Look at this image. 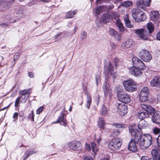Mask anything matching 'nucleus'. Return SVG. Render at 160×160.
Returning <instances> with one entry per match:
<instances>
[{
    "instance_id": "f257e3e1",
    "label": "nucleus",
    "mask_w": 160,
    "mask_h": 160,
    "mask_svg": "<svg viewBox=\"0 0 160 160\" xmlns=\"http://www.w3.org/2000/svg\"><path fill=\"white\" fill-rule=\"evenodd\" d=\"M137 138H135L136 142H138L140 148L144 149L148 148L152 143L153 140L151 136L149 134H141L139 131H135Z\"/></svg>"
},
{
    "instance_id": "f03ea898",
    "label": "nucleus",
    "mask_w": 160,
    "mask_h": 160,
    "mask_svg": "<svg viewBox=\"0 0 160 160\" xmlns=\"http://www.w3.org/2000/svg\"><path fill=\"white\" fill-rule=\"evenodd\" d=\"M147 30L143 29H137L134 30L135 33L137 36L144 40L147 39L148 37L154 31V27L153 23L151 22L147 24Z\"/></svg>"
},
{
    "instance_id": "7ed1b4c3",
    "label": "nucleus",
    "mask_w": 160,
    "mask_h": 160,
    "mask_svg": "<svg viewBox=\"0 0 160 160\" xmlns=\"http://www.w3.org/2000/svg\"><path fill=\"white\" fill-rule=\"evenodd\" d=\"M135 127L134 126H130L129 127V132L131 134L132 138L129 142L128 145V149L130 151L133 152H136L138 151V148L137 144L138 142H136L135 139L137 138L136 132L135 131Z\"/></svg>"
},
{
    "instance_id": "20e7f679",
    "label": "nucleus",
    "mask_w": 160,
    "mask_h": 160,
    "mask_svg": "<svg viewBox=\"0 0 160 160\" xmlns=\"http://www.w3.org/2000/svg\"><path fill=\"white\" fill-rule=\"evenodd\" d=\"M123 84L125 89L128 92H132L137 90L136 83L132 79L124 81Z\"/></svg>"
},
{
    "instance_id": "39448f33",
    "label": "nucleus",
    "mask_w": 160,
    "mask_h": 160,
    "mask_svg": "<svg viewBox=\"0 0 160 160\" xmlns=\"http://www.w3.org/2000/svg\"><path fill=\"white\" fill-rule=\"evenodd\" d=\"M122 143V140L119 138L112 139L109 142L108 147L113 151L119 149Z\"/></svg>"
},
{
    "instance_id": "423d86ee",
    "label": "nucleus",
    "mask_w": 160,
    "mask_h": 160,
    "mask_svg": "<svg viewBox=\"0 0 160 160\" xmlns=\"http://www.w3.org/2000/svg\"><path fill=\"white\" fill-rule=\"evenodd\" d=\"M68 146L71 149L74 151H79L82 149V146L81 143L77 140L69 142Z\"/></svg>"
},
{
    "instance_id": "0eeeda50",
    "label": "nucleus",
    "mask_w": 160,
    "mask_h": 160,
    "mask_svg": "<svg viewBox=\"0 0 160 160\" xmlns=\"http://www.w3.org/2000/svg\"><path fill=\"white\" fill-rule=\"evenodd\" d=\"M139 56L140 58L146 62H148L152 58L151 55L146 50L143 49L139 52Z\"/></svg>"
},
{
    "instance_id": "6e6552de",
    "label": "nucleus",
    "mask_w": 160,
    "mask_h": 160,
    "mask_svg": "<svg viewBox=\"0 0 160 160\" xmlns=\"http://www.w3.org/2000/svg\"><path fill=\"white\" fill-rule=\"evenodd\" d=\"M133 67H136L139 68L144 70L145 68V66L143 62L137 57H134L132 59Z\"/></svg>"
},
{
    "instance_id": "1a4fd4ad",
    "label": "nucleus",
    "mask_w": 160,
    "mask_h": 160,
    "mask_svg": "<svg viewBox=\"0 0 160 160\" xmlns=\"http://www.w3.org/2000/svg\"><path fill=\"white\" fill-rule=\"evenodd\" d=\"M149 90L147 87L143 88L139 94V100L142 102H146L148 98Z\"/></svg>"
},
{
    "instance_id": "9d476101",
    "label": "nucleus",
    "mask_w": 160,
    "mask_h": 160,
    "mask_svg": "<svg viewBox=\"0 0 160 160\" xmlns=\"http://www.w3.org/2000/svg\"><path fill=\"white\" fill-rule=\"evenodd\" d=\"M118 97L119 99L124 103H128L131 100L130 95L125 92L118 94Z\"/></svg>"
},
{
    "instance_id": "9b49d317",
    "label": "nucleus",
    "mask_w": 160,
    "mask_h": 160,
    "mask_svg": "<svg viewBox=\"0 0 160 160\" xmlns=\"http://www.w3.org/2000/svg\"><path fill=\"white\" fill-rule=\"evenodd\" d=\"M117 111L121 116H124L127 113V106L124 104L118 103L116 105Z\"/></svg>"
},
{
    "instance_id": "f8f14e48",
    "label": "nucleus",
    "mask_w": 160,
    "mask_h": 160,
    "mask_svg": "<svg viewBox=\"0 0 160 160\" xmlns=\"http://www.w3.org/2000/svg\"><path fill=\"white\" fill-rule=\"evenodd\" d=\"M104 72L106 77H108L109 73L112 75V74L114 71V67L110 62L106 64L104 66Z\"/></svg>"
},
{
    "instance_id": "ddd939ff",
    "label": "nucleus",
    "mask_w": 160,
    "mask_h": 160,
    "mask_svg": "<svg viewBox=\"0 0 160 160\" xmlns=\"http://www.w3.org/2000/svg\"><path fill=\"white\" fill-rule=\"evenodd\" d=\"M141 70L136 67L132 66L129 69V72L132 75L136 77H138L141 76L142 74Z\"/></svg>"
},
{
    "instance_id": "4468645a",
    "label": "nucleus",
    "mask_w": 160,
    "mask_h": 160,
    "mask_svg": "<svg viewBox=\"0 0 160 160\" xmlns=\"http://www.w3.org/2000/svg\"><path fill=\"white\" fill-rule=\"evenodd\" d=\"M134 43L132 39H129L126 40L125 42L122 44V47L126 50H128L132 48Z\"/></svg>"
},
{
    "instance_id": "2eb2a0df",
    "label": "nucleus",
    "mask_w": 160,
    "mask_h": 160,
    "mask_svg": "<svg viewBox=\"0 0 160 160\" xmlns=\"http://www.w3.org/2000/svg\"><path fill=\"white\" fill-rule=\"evenodd\" d=\"M152 15L151 17L152 21L156 22L158 25L160 21V17L158 12L157 11H153L152 12Z\"/></svg>"
},
{
    "instance_id": "dca6fc26",
    "label": "nucleus",
    "mask_w": 160,
    "mask_h": 160,
    "mask_svg": "<svg viewBox=\"0 0 160 160\" xmlns=\"http://www.w3.org/2000/svg\"><path fill=\"white\" fill-rule=\"evenodd\" d=\"M134 126L135 127V131L136 130V131H139V132H141V134H142L143 132H142V129L145 128V127L146 126V123L144 119L141 120L139 122V123L138 125V130H137L134 124L132 125L129 126Z\"/></svg>"
},
{
    "instance_id": "f3484780",
    "label": "nucleus",
    "mask_w": 160,
    "mask_h": 160,
    "mask_svg": "<svg viewBox=\"0 0 160 160\" xmlns=\"http://www.w3.org/2000/svg\"><path fill=\"white\" fill-rule=\"evenodd\" d=\"M109 32L111 36L115 38L118 41L120 40L121 38V34H119L114 29L110 28L109 29Z\"/></svg>"
},
{
    "instance_id": "a211bd4d",
    "label": "nucleus",
    "mask_w": 160,
    "mask_h": 160,
    "mask_svg": "<svg viewBox=\"0 0 160 160\" xmlns=\"http://www.w3.org/2000/svg\"><path fill=\"white\" fill-rule=\"evenodd\" d=\"M141 106L142 109L149 113H153L155 111V110L150 105L142 103L141 104Z\"/></svg>"
},
{
    "instance_id": "6ab92c4d",
    "label": "nucleus",
    "mask_w": 160,
    "mask_h": 160,
    "mask_svg": "<svg viewBox=\"0 0 160 160\" xmlns=\"http://www.w3.org/2000/svg\"><path fill=\"white\" fill-rule=\"evenodd\" d=\"M150 85L152 87H160V77H154L150 82Z\"/></svg>"
},
{
    "instance_id": "aec40b11",
    "label": "nucleus",
    "mask_w": 160,
    "mask_h": 160,
    "mask_svg": "<svg viewBox=\"0 0 160 160\" xmlns=\"http://www.w3.org/2000/svg\"><path fill=\"white\" fill-rule=\"evenodd\" d=\"M110 9V8L109 7H107L106 6H103L100 7H97L95 10L96 11V15H98L102 12L107 11Z\"/></svg>"
},
{
    "instance_id": "412c9836",
    "label": "nucleus",
    "mask_w": 160,
    "mask_h": 160,
    "mask_svg": "<svg viewBox=\"0 0 160 160\" xmlns=\"http://www.w3.org/2000/svg\"><path fill=\"white\" fill-rule=\"evenodd\" d=\"M65 116L64 113H61L58 117V120L55 122H53L54 123H59L62 122V124L60 123L62 125L66 126L67 124L66 122V120L65 119Z\"/></svg>"
},
{
    "instance_id": "4be33fe9",
    "label": "nucleus",
    "mask_w": 160,
    "mask_h": 160,
    "mask_svg": "<svg viewBox=\"0 0 160 160\" xmlns=\"http://www.w3.org/2000/svg\"><path fill=\"white\" fill-rule=\"evenodd\" d=\"M112 15L110 13V12H108L107 13L104 14L102 16V18L103 22L105 23L109 22L112 19Z\"/></svg>"
},
{
    "instance_id": "5701e85b",
    "label": "nucleus",
    "mask_w": 160,
    "mask_h": 160,
    "mask_svg": "<svg viewBox=\"0 0 160 160\" xmlns=\"http://www.w3.org/2000/svg\"><path fill=\"white\" fill-rule=\"evenodd\" d=\"M152 120L154 123L160 124V112H157L154 113L152 117Z\"/></svg>"
},
{
    "instance_id": "b1692460",
    "label": "nucleus",
    "mask_w": 160,
    "mask_h": 160,
    "mask_svg": "<svg viewBox=\"0 0 160 160\" xmlns=\"http://www.w3.org/2000/svg\"><path fill=\"white\" fill-rule=\"evenodd\" d=\"M92 103V97L89 94H87L86 102V106L88 109L90 107Z\"/></svg>"
},
{
    "instance_id": "393cba45",
    "label": "nucleus",
    "mask_w": 160,
    "mask_h": 160,
    "mask_svg": "<svg viewBox=\"0 0 160 160\" xmlns=\"http://www.w3.org/2000/svg\"><path fill=\"white\" fill-rule=\"evenodd\" d=\"M137 6L138 8L145 10L144 8L146 6L145 3L143 0H139L137 1L136 2Z\"/></svg>"
},
{
    "instance_id": "a878e982",
    "label": "nucleus",
    "mask_w": 160,
    "mask_h": 160,
    "mask_svg": "<svg viewBox=\"0 0 160 160\" xmlns=\"http://www.w3.org/2000/svg\"><path fill=\"white\" fill-rule=\"evenodd\" d=\"M148 113L139 111L138 113V117L141 120L144 119V118L148 117Z\"/></svg>"
},
{
    "instance_id": "bb28decb",
    "label": "nucleus",
    "mask_w": 160,
    "mask_h": 160,
    "mask_svg": "<svg viewBox=\"0 0 160 160\" xmlns=\"http://www.w3.org/2000/svg\"><path fill=\"white\" fill-rule=\"evenodd\" d=\"M146 19V17L145 13L140 14V13L138 17L136 19V21L140 22L145 20Z\"/></svg>"
},
{
    "instance_id": "cd10ccee",
    "label": "nucleus",
    "mask_w": 160,
    "mask_h": 160,
    "mask_svg": "<svg viewBox=\"0 0 160 160\" xmlns=\"http://www.w3.org/2000/svg\"><path fill=\"white\" fill-rule=\"evenodd\" d=\"M153 157L155 158V160H159L160 154L156 149H153L152 152Z\"/></svg>"
},
{
    "instance_id": "c85d7f7f",
    "label": "nucleus",
    "mask_w": 160,
    "mask_h": 160,
    "mask_svg": "<svg viewBox=\"0 0 160 160\" xmlns=\"http://www.w3.org/2000/svg\"><path fill=\"white\" fill-rule=\"evenodd\" d=\"M98 124L99 127L104 130L105 128L104 125L105 122L104 120L102 118H100L98 122Z\"/></svg>"
},
{
    "instance_id": "c756f323",
    "label": "nucleus",
    "mask_w": 160,
    "mask_h": 160,
    "mask_svg": "<svg viewBox=\"0 0 160 160\" xmlns=\"http://www.w3.org/2000/svg\"><path fill=\"white\" fill-rule=\"evenodd\" d=\"M138 11V10L137 9H132V17L136 21V19L138 17L140 13Z\"/></svg>"
},
{
    "instance_id": "7c9ffc66",
    "label": "nucleus",
    "mask_w": 160,
    "mask_h": 160,
    "mask_svg": "<svg viewBox=\"0 0 160 160\" xmlns=\"http://www.w3.org/2000/svg\"><path fill=\"white\" fill-rule=\"evenodd\" d=\"M92 151L94 153V155L96 154L98 150V149L96 146V144L94 142H92L91 144Z\"/></svg>"
},
{
    "instance_id": "2f4dec72",
    "label": "nucleus",
    "mask_w": 160,
    "mask_h": 160,
    "mask_svg": "<svg viewBox=\"0 0 160 160\" xmlns=\"http://www.w3.org/2000/svg\"><path fill=\"white\" fill-rule=\"evenodd\" d=\"M116 24L120 31L121 32H123L124 31V28L122 23L120 21L118 20L116 22Z\"/></svg>"
},
{
    "instance_id": "473e14b6",
    "label": "nucleus",
    "mask_w": 160,
    "mask_h": 160,
    "mask_svg": "<svg viewBox=\"0 0 160 160\" xmlns=\"http://www.w3.org/2000/svg\"><path fill=\"white\" fill-rule=\"evenodd\" d=\"M22 95L29 96L30 92L29 90L24 89L23 90H21L19 92Z\"/></svg>"
},
{
    "instance_id": "72a5a7b5",
    "label": "nucleus",
    "mask_w": 160,
    "mask_h": 160,
    "mask_svg": "<svg viewBox=\"0 0 160 160\" xmlns=\"http://www.w3.org/2000/svg\"><path fill=\"white\" fill-rule=\"evenodd\" d=\"M121 5L122 6L125 7H128L132 5V3L130 1H126L122 2Z\"/></svg>"
},
{
    "instance_id": "f704fd0d",
    "label": "nucleus",
    "mask_w": 160,
    "mask_h": 160,
    "mask_svg": "<svg viewBox=\"0 0 160 160\" xmlns=\"http://www.w3.org/2000/svg\"><path fill=\"white\" fill-rule=\"evenodd\" d=\"M108 112V110L106 107L104 105H103L102 108L101 110V113L102 115H105Z\"/></svg>"
},
{
    "instance_id": "c9c22d12",
    "label": "nucleus",
    "mask_w": 160,
    "mask_h": 160,
    "mask_svg": "<svg viewBox=\"0 0 160 160\" xmlns=\"http://www.w3.org/2000/svg\"><path fill=\"white\" fill-rule=\"evenodd\" d=\"M76 13V12L75 11H73L71 12H68L67 15V18H72L75 15Z\"/></svg>"
},
{
    "instance_id": "e433bc0d",
    "label": "nucleus",
    "mask_w": 160,
    "mask_h": 160,
    "mask_svg": "<svg viewBox=\"0 0 160 160\" xmlns=\"http://www.w3.org/2000/svg\"><path fill=\"white\" fill-rule=\"evenodd\" d=\"M120 133V131L118 130H116L113 131L112 133V136L113 137H116L119 135Z\"/></svg>"
},
{
    "instance_id": "4c0bfd02",
    "label": "nucleus",
    "mask_w": 160,
    "mask_h": 160,
    "mask_svg": "<svg viewBox=\"0 0 160 160\" xmlns=\"http://www.w3.org/2000/svg\"><path fill=\"white\" fill-rule=\"evenodd\" d=\"M21 99L20 97H18L16 99L15 102V105L16 107H18L19 106V103H20V100Z\"/></svg>"
},
{
    "instance_id": "58836bf2",
    "label": "nucleus",
    "mask_w": 160,
    "mask_h": 160,
    "mask_svg": "<svg viewBox=\"0 0 160 160\" xmlns=\"http://www.w3.org/2000/svg\"><path fill=\"white\" fill-rule=\"evenodd\" d=\"M20 97H21V98L22 100V102L24 103L26 102L28 99V96L22 95V96Z\"/></svg>"
},
{
    "instance_id": "ea45409f",
    "label": "nucleus",
    "mask_w": 160,
    "mask_h": 160,
    "mask_svg": "<svg viewBox=\"0 0 160 160\" xmlns=\"http://www.w3.org/2000/svg\"><path fill=\"white\" fill-rule=\"evenodd\" d=\"M87 33L85 31H83L81 34V38L82 39L86 38H87Z\"/></svg>"
},
{
    "instance_id": "a19ab883",
    "label": "nucleus",
    "mask_w": 160,
    "mask_h": 160,
    "mask_svg": "<svg viewBox=\"0 0 160 160\" xmlns=\"http://www.w3.org/2000/svg\"><path fill=\"white\" fill-rule=\"evenodd\" d=\"M107 85L106 82H104L103 85V89L105 93L107 92L108 89V87L107 86Z\"/></svg>"
},
{
    "instance_id": "79ce46f5",
    "label": "nucleus",
    "mask_w": 160,
    "mask_h": 160,
    "mask_svg": "<svg viewBox=\"0 0 160 160\" xmlns=\"http://www.w3.org/2000/svg\"><path fill=\"white\" fill-rule=\"evenodd\" d=\"M18 113L17 112L14 113L13 115V121L15 122L18 119Z\"/></svg>"
},
{
    "instance_id": "37998d69",
    "label": "nucleus",
    "mask_w": 160,
    "mask_h": 160,
    "mask_svg": "<svg viewBox=\"0 0 160 160\" xmlns=\"http://www.w3.org/2000/svg\"><path fill=\"white\" fill-rule=\"evenodd\" d=\"M113 125L117 128H122L124 127L123 125L122 124H121L115 123L113 124Z\"/></svg>"
},
{
    "instance_id": "c03bdc74",
    "label": "nucleus",
    "mask_w": 160,
    "mask_h": 160,
    "mask_svg": "<svg viewBox=\"0 0 160 160\" xmlns=\"http://www.w3.org/2000/svg\"><path fill=\"white\" fill-rule=\"evenodd\" d=\"M160 132V129L157 128H156L153 129V132L154 134H158Z\"/></svg>"
},
{
    "instance_id": "a18cd8bd",
    "label": "nucleus",
    "mask_w": 160,
    "mask_h": 160,
    "mask_svg": "<svg viewBox=\"0 0 160 160\" xmlns=\"http://www.w3.org/2000/svg\"><path fill=\"white\" fill-rule=\"evenodd\" d=\"M20 56V54L19 52L16 53L13 57V59L14 61L17 60Z\"/></svg>"
},
{
    "instance_id": "49530a36",
    "label": "nucleus",
    "mask_w": 160,
    "mask_h": 160,
    "mask_svg": "<svg viewBox=\"0 0 160 160\" xmlns=\"http://www.w3.org/2000/svg\"><path fill=\"white\" fill-rule=\"evenodd\" d=\"M125 23L126 27L128 28H131L133 27L132 25L131 24V22L130 21L125 22Z\"/></svg>"
},
{
    "instance_id": "de8ad7c7",
    "label": "nucleus",
    "mask_w": 160,
    "mask_h": 160,
    "mask_svg": "<svg viewBox=\"0 0 160 160\" xmlns=\"http://www.w3.org/2000/svg\"><path fill=\"white\" fill-rule=\"evenodd\" d=\"M145 3L146 6L149 7L151 2V0H142Z\"/></svg>"
},
{
    "instance_id": "09e8293b",
    "label": "nucleus",
    "mask_w": 160,
    "mask_h": 160,
    "mask_svg": "<svg viewBox=\"0 0 160 160\" xmlns=\"http://www.w3.org/2000/svg\"><path fill=\"white\" fill-rule=\"evenodd\" d=\"M110 46L112 51H115V50L116 47V45L114 43L111 42L110 44Z\"/></svg>"
},
{
    "instance_id": "8fccbe9b",
    "label": "nucleus",
    "mask_w": 160,
    "mask_h": 160,
    "mask_svg": "<svg viewBox=\"0 0 160 160\" xmlns=\"http://www.w3.org/2000/svg\"><path fill=\"white\" fill-rule=\"evenodd\" d=\"M44 109V107L43 106L40 107L37 110V114H39Z\"/></svg>"
},
{
    "instance_id": "3c124183",
    "label": "nucleus",
    "mask_w": 160,
    "mask_h": 160,
    "mask_svg": "<svg viewBox=\"0 0 160 160\" xmlns=\"http://www.w3.org/2000/svg\"><path fill=\"white\" fill-rule=\"evenodd\" d=\"M34 115L33 111H32V113L29 116V118H31L32 121H34Z\"/></svg>"
},
{
    "instance_id": "603ef678",
    "label": "nucleus",
    "mask_w": 160,
    "mask_h": 160,
    "mask_svg": "<svg viewBox=\"0 0 160 160\" xmlns=\"http://www.w3.org/2000/svg\"><path fill=\"white\" fill-rule=\"evenodd\" d=\"M100 76L99 75H97L95 77V80L96 82V84L97 85L98 84V82L100 81Z\"/></svg>"
},
{
    "instance_id": "864d4df0",
    "label": "nucleus",
    "mask_w": 160,
    "mask_h": 160,
    "mask_svg": "<svg viewBox=\"0 0 160 160\" xmlns=\"http://www.w3.org/2000/svg\"><path fill=\"white\" fill-rule=\"evenodd\" d=\"M84 160H94L93 158L90 156H88L84 158Z\"/></svg>"
},
{
    "instance_id": "5fc2aeb1",
    "label": "nucleus",
    "mask_w": 160,
    "mask_h": 160,
    "mask_svg": "<svg viewBox=\"0 0 160 160\" xmlns=\"http://www.w3.org/2000/svg\"><path fill=\"white\" fill-rule=\"evenodd\" d=\"M119 60L117 58H115L114 60V65L115 66H117L118 65V64L119 63Z\"/></svg>"
},
{
    "instance_id": "6e6d98bb",
    "label": "nucleus",
    "mask_w": 160,
    "mask_h": 160,
    "mask_svg": "<svg viewBox=\"0 0 160 160\" xmlns=\"http://www.w3.org/2000/svg\"><path fill=\"white\" fill-rule=\"evenodd\" d=\"M109 0H97L96 1V4L98 5V2L102 3L103 1H104L106 2H108Z\"/></svg>"
},
{
    "instance_id": "4d7b16f0",
    "label": "nucleus",
    "mask_w": 160,
    "mask_h": 160,
    "mask_svg": "<svg viewBox=\"0 0 160 160\" xmlns=\"http://www.w3.org/2000/svg\"><path fill=\"white\" fill-rule=\"evenodd\" d=\"M157 142L158 146L160 147V133L157 138Z\"/></svg>"
},
{
    "instance_id": "13d9d810",
    "label": "nucleus",
    "mask_w": 160,
    "mask_h": 160,
    "mask_svg": "<svg viewBox=\"0 0 160 160\" xmlns=\"http://www.w3.org/2000/svg\"><path fill=\"white\" fill-rule=\"evenodd\" d=\"M85 148L88 151H90L91 149V146L90 145L88 144H86Z\"/></svg>"
},
{
    "instance_id": "bf43d9fd",
    "label": "nucleus",
    "mask_w": 160,
    "mask_h": 160,
    "mask_svg": "<svg viewBox=\"0 0 160 160\" xmlns=\"http://www.w3.org/2000/svg\"><path fill=\"white\" fill-rule=\"evenodd\" d=\"M4 1L5 0H0V6H1V7H5V5H4Z\"/></svg>"
},
{
    "instance_id": "052dcab7",
    "label": "nucleus",
    "mask_w": 160,
    "mask_h": 160,
    "mask_svg": "<svg viewBox=\"0 0 160 160\" xmlns=\"http://www.w3.org/2000/svg\"><path fill=\"white\" fill-rule=\"evenodd\" d=\"M124 20L125 21V22H128V21H129V20L128 18V15L127 14L125 15V17L124 18Z\"/></svg>"
},
{
    "instance_id": "680f3d73",
    "label": "nucleus",
    "mask_w": 160,
    "mask_h": 160,
    "mask_svg": "<svg viewBox=\"0 0 160 160\" xmlns=\"http://www.w3.org/2000/svg\"><path fill=\"white\" fill-rule=\"evenodd\" d=\"M8 24L6 23H3L0 24V27L2 28H5L8 26Z\"/></svg>"
},
{
    "instance_id": "e2e57ef3",
    "label": "nucleus",
    "mask_w": 160,
    "mask_h": 160,
    "mask_svg": "<svg viewBox=\"0 0 160 160\" xmlns=\"http://www.w3.org/2000/svg\"><path fill=\"white\" fill-rule=\"evenodd\" d=\"M29 73V76L30 78H33L34 77L33 76V73L32 72H30L28 73Z\"/></svg>"
},
{
    "instance_id": "0e129e2a",
    "label": "nucleus",
    "mask_w": 160,
    "mask_h": 160,
    "mask_svg": "<svg viewBox=\"0 0 160 160\" xmlns=\"http://www.w3.org/2000/svg\"><path fill=\"white\" fill-rule=\"evenodd\" d=\"M156 38L157 39L160 40V32L157 34Z\"/></svg>"
},
{
    "instance_id": "69168bd1",
    "label": "nucleus",
    "mask_w": 160,
    "mask_h": 160,
    "mask_svg": "<svg viewBox=\"0 0 160 160\" xmlns=\"http://www.w3.org/2000/svg\"><path fill=\"white\" fill-rule=\"evenodd\" d=\"M28 158L29 156H30V154L29 153V151H27L26 153L24 154Z\"/></svg>"
},
{
    "instance_id": "338daca9",
    "label": "nucleus",
    "mask_w": 160,
    "mask_h": 160,
    "mask_svg": "<svg viewBox=\"0 0 160 160\" xmlns=\"http://www.w3.org/2000/svg\"><path fill=\"white\" fill-rule=\"evenodd\" d=\"M141 159V160H148V158L146 156H142Z\"/></svg>"
},
{
    "instance_id": "774afa93",
    "label": "nucleus",
    "mask_w": 160,
    "mask_h": 160,
    "mask_svg": "<svg viewBox=\"0 0 160 160\" xmlns=\"http://www.w3.org/2000/svg\"><path fill=\"white\" fill-rule=\"evenodd\" d=\"M102 26V24L101 22H99V23H98V22L97 23V26L98 28H99L100 27H101Z\"/></svg>"
}]
</instances>
